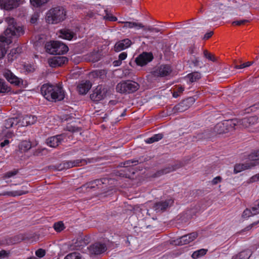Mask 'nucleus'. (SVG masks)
<instances>
[{
	"mask_svg": "<svg viewBox=\"0 0 259 259\" xmlns=\"http://www.w3.org/2000/svg\"><path fill=\"white\" fill-rule=\"evenodd\" d=\"M5 21L8 24V27L4 31L5 36H0V59L5 56L8 46L13 42V39L17 38L25 32L23 26L18 25L14 18L7 17Z\"/></svg>",
	"mask_w": 259,
	"mask_h": 259,
	"instance_id": "1",
	"label": "nucleus"
},
{
	"mask_svg": "<svg viewBox=\"0 0 259 259\" xmlns=\"http://www.w3.org/2000/svg\"><path fill=\"white\" fill-rule=\"evenodd\" d=\"M40 92L47 100L52 102L62 101L65 95L63 87L60 83H44L40 88Z\"/></svg>",
	"mask_w": 259,
	"mask_h": 259,
	"instance_id": "2",
	"label": "nucleus"
},
{
	"mask_svg": "<svg viewBox=\"0 0 259 259\" xmlns=\"http://www.w3.org/2000/svg\"><path fill=\"white\" fill-rule=\"evenodd\" d=\"M66 12L62 6L52 8L47 13L46 21L50 24H57L66 18Z\"/></svg>",
	"mask_w": 259,
	"mask_h": 259,
	"instance_id": "3",
	"label": "nucleus"
},
{
	"mask_svg": "<svg viewBox=\"0 0 259 259\" xmlns=\"http://www.w3.org/2000/svg\"><path fill=\"white\" fill-rule=\"evenodd\" d=\"M139 84L130 80L122 81L118 83L116 87L117 92L123 94H130L137 91L139 88Z\"/></svg>",
	"mask_w": 259,
	"mask_h": 259,
	"instance_id": "4",
	"label": "nucleus"
},
{
	"mask_svg": "<svg viewBox=\"0 0 259 259\" xmlns=\"http://www.w3.org/2000/svg\"><path fill=\"white\" fill-rule=\"evenodd\" d=\"M171 72L170 65H161L154 68L151 72V74L154 77H163L169 75Z\"/></svg>",
	"mask_w": 259,
	"mask_h": 259,
	"instance_id": "5",
	"label": "nucleus"
},
{
	"mask_svg": "<svg viewBox=\"0 0 259 259\" xmlns=\"http://www.w3.org/2000/svg\"><path fill=\"white\" fill-rule=\"evenodd\" d=\"M106 91L101 85H99L91 94L90 98L94 102H98L104 98L106 96Z\"/></svg>",
	"mask_w": 259,
	"mask_h": 259,
	"instance_id": "6",
	"label": "nucleus"
},
{
	"mask_svg": "<svg viewBox=\"0 0 259 259\" xmlns=\"http://www.w3.org/2000/svg\"><path fill=\"white\" fill-rule=\"evenodd\" d=\"M153 59V56L151 53L143 52L136 58L135 62L137 65L143 66L152 61Z\"/></svg>",
	"mask_w": 259,
	"mask_h": 259,
	"instance_id": "7",
	"label": "nucleus"
},
{
	"mask_svg": "<svg viewBox=\"0 0 259 259\" xmlns=\"http://www.w3.org/2000/svg\"><path fill=\"white\" fill-rule=\"evenodd\" d=\"M65 138L66 135L64 134L57 135L48 138L46 140V143L50 147L56 148L61 144Z\"/></svg>",
	"mask_w": 259,
	"mask_h": 259,
	"instance_id": "8",
	"label": "nucleus"
},
{
	"mask_svg": "<svg viewBox=\"0 0 259 259\" xmlns=\"http://www.w3.org/2000/svg\"><path fill=\"white\" fill-rule=\"evenodd\" d=\"M198 237L197 232H192L190 234L182 236L175 241V244L183 245L188 244L194 240Z\"/></svg>",
	"mask_w": 259,
	"mask_h": 259,
	"instance_id": "9",
	"label": "nucleus"
},
{
	"mask_svg": "<svg viewBox=\"0 0 259 259\" xmlns=\"http://www.w3.org/2000/svg\"><path fill=\"white\" fill-rule=\"evenodd\" d=\"M4 76L11 84L20 87L23 84V80L14 74L11 71L7 70L4 73Z\"/></svg>",
	"mask_w": 259,
	"mask_h": 259,
	"instance_id": "10",
	"label": "nucleus"
},
{
	"mask_svg": "<svg viewBox=\"0 0 259 259\" xmlns=\"http://www.w3.org/2000/svg\"><path fill=\"white\" fill-rule=\"evenodd\" d=\"M68 59L65 56H55L49 60V63L52 67H61L67 63Z\"/></svg>",
	"mask_w": 259,
	"mask_h": 259,
	"instance_id": "11",
	"label": "nucleus"
},
{
	"mask_svg": "<svg viewBox=\"0 0 259 259\" xmlns=\"http://www.w3.org/2000/svg\"><path fill=\"white\" fill-rule=\"evenodd\" d=\"M107 250V247L105 243L97 242L89 248L90 252L92 254L99 255L103 253Z\"/></svg>",
	"mask_w": 259,
	"mask_h": 259,
	"instance_id": "12",
	"label": "nucleus"
},
{
	"mask_svg": "<svg viewBox=\"0 0 259 259\" xmlns=\"http://www.w3.org/2000/svg\"><path fill=\"white\" fill-rule=\"evenodd\" d=\"M22 0H0V7L6 10L17 7Z\"/></svg>",
	"mask_w": 259,
	"mask_h": 259,
	"instance_id": "13",
	"label": "nucleus"
},
{
	"mask_svg": "<svg viewBox=\"0 0 259 259\" xmlns=\"http://www.w3.org/2000/svg\"><path fill=\"white\" fill-rule=\"evenodd\" d=\"M257 120L255 116H251L244 118L238 120H234V125H241L243 127L246 128L253 124Z\"/></svg>",
	"mask_w": 259,
	"mask_h": 259,
	"instance_id": "14",
	"label": "nucleus"
},
{
	"mask_svg": "<svg viewBox=\"0 0 259 259\" xmlns=\"http://www.w3.org/2000/svg\"><path fill=\"white\" fill-rule=\"evenodd\" d=\"M174 203V200L171 199L156 202L153 206L154 209L156 211H165L166 208L171 206Z\"/></svg>",
	"mask_w": 259,
	"mask_h": 259,
	"instance_id": "15",
	"label": "nucleus"
},
{
	"mask_svg": "<svg viewBox=\"0 0 259 259\" xmlns=\"http://www.w3.org/2000/svg\"><path fill=\"white\" fill-rule=\"evenodd\" d=\"M58 36L63 39L70 40L73 38H76V34L68 29H62L59 31Z\"/></svg>",
	"mask_w": 259,
	"mask_h": 259,
	"instance_id": "16",
	"label": "nucleus"
},
{
	"mask_svg": "<svg viewBox=\"0 0 259 259\" xmlns=\"http://www.w3.org/2000/svg\"><path fill=\"white\" fill-rule=\"evenodd\" d=\"M87 164L84 159H77L74 160L65 161L63 163V168H70L74 166H80Z\"/></svg>",
	"mask_w": 259,
	"mask_h": 259,
	"instance_id": "17",
	"label": "nucleus"
},
{
	"mask_svg": "<svg viewBox=\"0 0 259 259\" xmlns=\"http://www.w3.org/2000/svg\"><path fill=\"white\" fill-rule=\"evenodd\" d=\"M92 87V84L90 81H85V82H81L77 85V90L81 95L86 94L90 90Z\"/></svg>",
	"mask_w": 259,
	"mask_h": 259,
	"instance_id": "18",
	"label": "nucleus"
},
{
	"mask_svg": "<svg viewBox=\"0 0 259 259\" xmlns=\"http://www.w3.org/2000/svg\"><path fill=\"white\" fill-rule=\"evenodd\" d=\"M57 45L58 41L56 40H51L47 42L45 45V49L46 52L50 54L55 55Z\"/></svg>",
	"mask_w": 259,
	"mask_h": 259,
	"instance_id": "19",
	"label": "nucleus"
},
{
	"mask_svg": "<svg viewBox=\"0 0 259 259\" xmlns=\"http://www.w3.org/2000/svg\"><path fill=\"white\" fill-rule=\"evenodd\" d=\"M97 187L96 184L95 183V180L87 183L82 185L80 188L77 189L79 192H86L89 191L92 189H94Z\"/></svg>",
	"mask_w": 259,
	"mask_h": 259,
	"instance_id": "20",
	"label": "nucleus"
},
{
	"mask_svg": "<svg viewBox=\"0 0 259 259\" xmlns=\"http://www.w3.org/2000/svg\"><path fill=\"white\" fill-rule=\"evenodd\" d=\"M37 120V117L34 115H26L23 117V125H28L35 123Z\"/></svg>",
	"mask_w": 259,
	"mask_h": 259,
	"instance_id": "21",
	"label": "nucleus"
},
{
	"mask_svg": "<svg viewBox=\"0 0 259 259\" xmlns=\"http://www.w3.org/2000/svg\"><path fill=\"white\" fill-rule=\"evenodd\" d=\"M56 48L55 54H64L66 53L69 50L67 45L60 41H58Z\"/></svg>",
	"mask_w": 259,
	"mask_h": 259,
	"instance_id": "22",
	"label": "nucleus"
},
{
	"mask_svg": "<svg viewBox=\"0 0 259 259\" xmlns=\"http://www.w3.org/2000/svg\"><path fill=\"white\" fill-rule=\"evenodd\" d=\"M29 193L27 190H19V191H6L0 195L3 196H9L12 197H15L17 196H21L22 195L26 194Z\"/></svg>",
	"mask_w": 259,
	"mask_h": 259,
	"instance_id": "23",
	"label": "nucleus"
},
{
	"mask_svg": "<svg viewBox=\"0 0 259 259\" xmlns=\"http://www.w3.org/2000/svg\"><path fill=\"white\" fill-rule=\"evenodd\" d=\"M107 72L105 70H96L90 73V76L94 78L104 79L106 76Z\"/></svg>",
	"mask_w": 259,
	"mask_h": 259,
	"instance_id": "24",
	"label": "nucleus"
},
{
	"mask_svg": "<svg viewBox=\"0 0 259 259\" xmlns=\"http://www.w3.org/2000/svg\"><path fill=\"white\" fill-rule=\"evenodd\" d=\"M201 77V73L197 71H194L190 73H189L186 76V78H187L191 82L197 81L199 79H200Z\"/></svg>",
	"mask_w": 259,
	"mask_h": 259,
	"instance_id": "25",
	"label": "nucleus"
},
{
	"mask_svg": "<svg viewBox=\"0 0 259 259\" xmlns=\"http://www.w3.org/2000/svg\"><path fill=\"white\" fill-rule=\"evenodd\" d=\"M18 123V119L17 118H10L5 120L4 126L6 128L8 129L12 127L14 125H17Z\"/></svg>",
	"mask_w": 259,
	"mask_h": 259,
	"instance_id": "26",
	"label": "nucleus"
},
{
	"mask_svg": "<svg viewBox=\"0 0 259 259\" xmlns=\"http://www.w3.org/2000/svg\"><path fill=\"white\" fill-rule=\"evenodd\" d=\"M185 88L181 85H176L172 89V96L174 98H178L180 96L183 91H184Z\"/></svg>",
	"mask_w": 259,
	"mask_h": 259,
	"instance_id": "27",
	"label": "nucleus"
},
{
	"mask_svg": "<svg viewBox=\"0 0 259 259\" xmlns=\"http://www.w3.org/2000/svg\"><path fill=\"white\" fill-rule=\"evenodd\" d=\"M31 148V144L29 141H23L19 145V148L22 152H26Z\"/></svg>",
	"mask_w": 259,
	"mask_h": 259,
	"instance_id": "28",
	"label": "nucleus"
},
{
	"mask_svg": "<svg viewBox=\"0 0 259 259\" xmlns=\"http://www.w3.org/2000/svg\"><path fill=\"white\" fill-rule=\"evenodd\" d=\"M163 137L162 134H157L154 135L152 137L148 138L146 141V143L151 144L155 142H157L162 139Z\"/></svg>",
	"mask_w": 259,
	"mask_h": 259,
	"instance_id": "29",
	"label": "nucleus"
},
{
	"mask_svg": "<svg viewBox=\"0 0 259 259\" xmlns=\"http://www.w3.org/2000/svg\"><path fill=\"white\" fill-rule=\"evenodd\" d=\"M250 167L248 164H236L234 166V172L237 174Z\"/></svg>",
	"mask_w": 259,
	"mask_h": 259,
	"instance_id": "30",
	"label": "nucleus"
},
{
	"mask_svg": "<svg viewBox=\"0 0 259 259\" xmlns=\"http://www.w3.org/2000/svg\"><path fill=\"white\" fill-rule=\"evenodd\" d=\"M207 252V249H200L198 250L194 251L192 254V257L193 259L198 258L201 256H202L206 254Z\"/></svg>",
	"mask_w": 259,
	"mask_h": 259,
	"instance_id": "31",
	"label": "nucleus"
},
{
	"mask_svg": "<svg viewBox=\"0 0 259 259\" xmlns=\"http://www.w3.org/2000/svg\"><path fill=\"white\" fill-rule=\"evenodd\" d=\"M124 27H128V28H134L136 27L137 28H144V26L140 23H137V22H124Z\"/></svg>",
	"mask_w": 259,
	"mask_h": 259,
	"instance_id": "32",
	"label": "nucleus"
},
{
	"mask_svg": "<svg viewBox=\"0 0 259 259\" xmlns=\"http://www.w3.org/2000/svg\"><path fill=\"white\" fill-rule=\"evenodd\" d=\"M10 91V88L6 82L4 80L0 79V93H8Z\"/></svg>",
	"mask_w": 259,
	"mask_h": 259,
	"instance_id": "33",
	"label": "nucleus"
},
{
	"mask_svg": "<svg viewBox=\"0 0 259 259\" xmlns=\"http://www.w3.org/2000/svg\"><path fill=\"white\" fill-rule=\"evenodd\" d=\"M49 0H30V4L34 7L38 8L47 4Z\"/></svg>",
	"mask_w": 259,
	"mask_h": 259,
	"instance_id": "34",
	"label": "nucleus"
},
{
	"mask_svg": "<svg viewBox=\"0 0 259 259\" xmlns=\"http://www.w3.org/2000/svg\"><path fill=\"white\" fill-rule=\"evenodd\" d=\"M179 166H171L170 167H168L165 168H164L161 170H159L157 172V175L160 176L161 175L166 174L167 173H169L171 171H172L174 170H175L178 168H179Z\"/></svg>",
	"mask_w": 259,
	"mask_h": 259,
	"instance_id": "35",
	"label": "nucleus"
},
{
	"mask_svg": "<svg viewBox=\"0 0 259 259\" xmlns=\"http://www.w3.org/2000/svg\"><path fill=\"white\" fill-rule=\"evenodd\" d=\"M249 257L247 252L245 251H243L238 254L233 256L232 259H248Z\"/></svg>",
	"mask_w": 259,
	"mask_h": 259,
	"instance_id": "36",
	"label": "nucleus"
},
{
	"mask_svg": "<svg viewBox=\"0 0 259 259\" xmlns=\"http://www.w3.org/2000/svg\"><path fill=\"white\" fill-rule=\"evenodd\" d=\"M64 259H84L82 255L77 252H74L67 254Z\"/></svg>",
	"mask_w": 259,
	"mask_h": 259,
	"instance_id": "37",
	"label": "nucleus"
},
{
	"mask_svg": "<svg viewBox=\"0 0 259 259\" xmlns=\"http://www.w3.org/2000/svg\"><path fill=\"white\" fill-rule=\"evenodd\" d=\"M18 173V169H13L12 171H9L6 173H5L2 177V178L4 180L11 178L13 176H15Z\"/></svg>",
	"mask_w": 259,
	"mask_h": 259,
	"instance_id": "38",
	"label": "nucleus"
},
{
	"mask_svg": "<svg viewBox=\"0 0 259 259\" xmlns=\"http://www.w3.org/2000/svg\"><path fill=\"white\" fill-rule=\"evenodd\" d=\"M188 99L185 101H183V102L180 103L179 104L176 105L175 108L176 110L179 112H182L187 109V107H184V106L186 105V103L188 102Z\"/></svg>",
	"mask_w": 259,
	"mask_h": 259,
	"instance_id": "39",
	"label": "nucleus"
},
{
	"mask_svg": "<svg viewBox=\"0 0 259 259\" xmlns=\"http://www.w3.org/2000/svg\"><path fill=\"white\" fill-rule=\"evenodd\" d=\"M204 56L208 59L209 60H210L212 62H215L217 61V58L215 56L209 53L207 50H205L203 51Z\"/></svg>",
	"mask_w": 259,
	"mask_h": 259,
	"instance_id": "40",
	"label": "nucleus"
},
{
	"mask_svg": "<svg viewBox=\"0 0 259 259\" xmlns=\"http://www.w3.org/2000/svg\"><path fill=\"white\" fill-rule=\"evenodd\" d=\"M254 212L255 211L252 210V207L250 209L246 208L244 210L242 213V217L247 218L251 215H255L256 214H254Z\"/></svg>",
	"mask_w": 259,
	"mask_h": 259,
	"instance_id": "41",
	"label": "nucleus"
},
{
	"mask_svg": "<svg viewBox=\"0 0 259 259\" xmlns=\"http://www.w3.org/2000/svg\"><path fill=\"white\" fill-rule=\"evenodd\" d=\"M125 49H126V48L121 40L116 42L114 46V50L115 52H120Z\"/></svg>",
	"mask_w": 259,
	"mask_h": 259,
	"instance_id": "42",
	"label": "nucleus"
},
{
	"mask_svg": "<svg viewBox=\"0 0 259 259\" xmlns=\"http://www.w3.org/2000/svg\"><path fill=\"white\" fill-rule=\"evenodd\" d=\"M54 228L57 232H61L64 228V224L62 222L55 223L54 225Z\"/></svg>",
	"mask_w": 259,
	"mask_h": 259,
	"instance_id": "43",
	"label": "nucleus"
},
{
	"mask_svg": "<svg viewBox=\"0 0 259 259\" xmlns=\"http://www.w3.org/2000/svg\"><path fill=\"white\" fill-rule=\"evenodd\" d=\"M24 70H25V71L26 72L28 73H31V72H34L35 70V68L33 65H32L31 64H25L24 65Z\"/></svg>",
	"mask_w": 259,
	"mask_h": 259,
	"instance_id": "44",
	"label": "nucleus"
},
{
	"mask_svg": "<svg viewBox=\"0 0 259 259\" xmlns=\"http://www.w3.org/2000/svg\"><path fill=\"white\" fill-rule=\"evenodd\" d=\"M46 250L42 248H39L35 251V255L39 258L44 257L46 255Z\"/></svg>",
	"mask_w": 259,
	"mask_h": 259,
	"instance_id": "45",
	"label": "nucleus"
},
{
	"mask_svg": "<svg viewBox=\"0 0 259 259\" xmlns=\"http://www.w3.org/2000/svg\"><path fill=\"white\" fill-rule=\"evenodd\" d=\"M249 21L247 20H236L232 22V25L234 26H240L242 25H245Z\"/></svg>",
	"mask_w": 259,
	"mask_h": 259,
	"instance_id": "46",
	"label": "nucleus"
},
{
	"mask_svg": "<svg viewBox=\"0 0 259 259\" xmlns=\"http://www.w3.org/2000/svg\"><path fill=\"white\" fill-rule=\"evenodd\" d=\"M259 224V220L258 221L254 222L252 224L246 226L244 229L242 230V232L248 231L250 230L253 227Z\"/></svg>",
	"mask_w": 259,
	"mask_h": 259,
	"instance_id": "47",
	"label": "nucleus"
},
{
	"mask_svg": "<svg viewBox=\"0 0 259 259\" xmlns=\"http://www.w3.org/2000/svg\"><path fill=\"white\" fill-rule=\"evenodd\" d=\"M252 210L254 211V214L259 213V199L256 200L254 204V206L252 207Z\"/></svg>",
	"mask_w": 259,
	"mask_h": 259,
	"instance_id": "48",
	"label": "nucleus"
},
{
	"mask_svg": "<svg viewBox=\"0 0 259 259\" xmlns=\"http://www.w3.org/2000/svg\"><path fill=\"white\" fill-rule=\"evenodd\" d=\"M138 163V160H127L124 163V166L128 167L132 165H136Z\"/></svg>",
	"mask_w": 259,
	"mask_h": 259,
	"instance_id": "49",
	"label": "nucleus"
},
{
	"mask_svg": "<svg viewBox=\"0 0 259 259\" xmlns=\"http://www.w3.org/2000/svg\"><path fill=\"white\" fill-rule=\"evenodd\" d=\"M249 158L253 160H259V150L250 154Z\"/></svg>",
	"mask_w": 259,
	"mask_h": 259,
	"instance_id": "50",
	"label": "nucleus"
},
{
	"mask_svg": "<svg viewBox=\"0 0 259 259\" xmlns=\"http://www.w3.org/2000/svg\"><path fill=\"white\" fill-rule=\"evenodd\" d=\"M39 18V14L38 13H34L33 14L30 19V23L31 24H35Z\"/></svg>",
	"mask_w": 259,
	"mask_h": 259,
	"instance_id": "51",
	"label": "nucleus"
},
{
	"mask_svg": "<svg viewBox=\"0 0 259 259\" xmlns=\"http://www.w3.org/2000/svg\"><path fill=\"white\" fill-rule=\"evenodd\" d=\"M196 49V48L195 44H193L189 45L188 48V51L189 53L192 55L194 53H195Z\"/></svg>",
	"mask_w": 259,
	"mask_h": 259,
	"instance_id": "52",
	"label": "nucleus"
},
{
	"mask_svg": "<svg viewBox=\"0 0 259 259\" xmlns=\"http://www.w3.org/2000/svg\"><path fill=\"white\" fill-rule=\"evenodd\" d=\"M104 18L105 19L112 22L116 21L117 20L116 17L113 16L111 14H107L104 17Z\"/></svg>",
	"mask_w": 259,
	"mask_h": 259,
	"instance_id": "53",
	"label": "nucleus"
},
{
	"mask_svg": "<svg viewBox=\"0 0 259 259\" xmlns=\"http://www.w3.org/2000/svg\"><path fill=\"white\" fill-rule=\"evenodd\" d=\"M191 62L194 67H198L199 65V60L198 57H194L191 59Z\"/></svg>",
	"mask_w": 259,
	"mask_h": 259,
	"instance_id": "54",
	"label": "nucleus"
},
{
	"mask_svg": "<svg viewBox=\"0 0 259 259\" xmlns=\"http://www.w3.org/2000/svg\"><path fill=\"white\" fill-rule=\"evenodd\" d=\"M122 42H123L124 47L127 48L129 47L132 44V41L130 39L128 38L124 39L121 40Z\"/></svg>",
	"mask_w": 259,
	"mask_h": 259,
	"instance_id": "55",
	"label": "nucleus"
},
{
	"mask_svg": "<svg viewBox=\"0 0 259 259\" xmlns=\"http://www.w3.org/2000/svg\"><path fill=\"white\" fill-rule=\"evenodd\" d=\"M222 181V178L220 176H218L214 178L212 181L213 185H217L218 183H220Z\"/></svg>",
	"mask_w": 259,
	"mask_h": 259,
	"instance_id": "56",
	"label": "nucleus"
},
{
	"mask_svg": "<svg viewBox=\"0 0 259 259\" xmlns=\"http://www.w3.org/2000/svg\"><path fill=\"white\" fill-rule=\"evenodd\" d=\"M127 57V53L126 52H122L120 53L118 56V59L121 60H124Z\"/></svg>",
	"mask_w": 259,
	"mask_h": 259,
	"instance_id": "57",
	"label": "nucleus"
},
{
	"mask_svg": "<svg viewBox=\"0 0 259 259\" xmlns=\"http://www.w3.org/2000/svg\"><path fill=\"white\" fill-rule=\"evenodd\" d=\"M213 31H209L208 32H207L203 37V39L204 40H207L209 38H210L212 35H213Z\"/></svg>",
	"mask_w": 259,
	"mask_h": 259,
	"instance_id": "58",
	"label": "nucleus"
},
{
	"mask_svg": "<svg viewBox=\"0 0 259 259\" xmlns=\"http://www.w3.org/2000/svg\"><path fill=\"white\" fill-rule=\"evenodd\" d=\"M250 181L251 182H254L259 181V173L252 176L250 178Z\"/></svg>",
	"mask_w": 259,
	"mask_h": 259,
	"instance_id": "59",
	"label": "nucleus"
},
{
	"mask_svg": "<svg viewBox=\"0 0 259 259\" xmlns=\"http://www.w3.org/2000/svg\"><path fill=\"white\" fill-rule=\"evenodd\" d=\"M103 181H105V179H97L95 180V183L96 184L97 187L98 186L101 185L102 184H104Z\"/></svg>",
	"mask_w": 259,
	"mask_h": 259,
	"instance_id": "60",
	"label": "nucleus"
},
{
	"mask_svg": "<svg viewBox=\"0 0 259 259\" xmlns=\"http://www.w3.org/2000/svg\"><path fill=\"white\" fill-rule=\"evenodd\" d=\"M8 255V253L4 250L0 251V258H4Z\"/></svg>",
	"mask_w": 259,
	"mask_h": 259,
	"instance_id": "61",
	"label": "nucleus"
},
{
	"mask_svg": "<svg viewBox=\"0 0 259 259\" xmlns=\"http://www.w3.org/2000/svg\"><path fill=\"white\" fill-rule=\"evenodd\" d=\"M10 143L9 140L5 139L3 142H1L0 146L1 147H4L6 145H8Z\"/></svg>",
	"mask_w": 259,
	"mask_h": 259,
	"instance_id": "62",
	"label": "nucleus"
},
{
	"mask_svg": "<svg viewBox=\"0 0 259 259\" xmlns=\"http://www.w3.org/2000/svg\"><path fill=\"white\" fill-rule=\"evenodd\" d=\"M121 62L122 61L118 59V60H115L113 61V64L114 66H119L121 64Z\"/></svg>",
	"mask_w": 259,
	"mask_h": 259,
	"instance_id": "63",
	"label": "nucleus"
},
{
	"mask_svg": "<svg viewBox=\"0 0 259 259\" xmlns=\"http://www.w3.org/2000/svg\"><path fill=\"white\" fill-rule=\"evenodd\" d=\"M245 67H245V65L244 63L243 64H241L240 65H236L235 66V68H236V69H242V68H244Z\"/></svg>",
	"mask_w": 259,
	"mask_h": 259,
	"instance_id": "64",
	"label": "nucleus"
}]
</instances>
